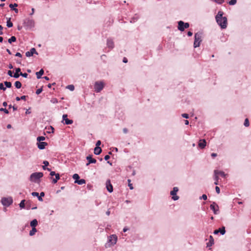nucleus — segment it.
Segmentation results:
<instances>
[{
    "label": "nucleus",
    "instance_id": "1",
    "mask_svg": "<svg viewBox=\"0 0 251 251\" xmlns=\"http://www.w3.org/2000/svg\"><path fill=\"white\" fill-rule=\"evenodd\" d=\"M224 12L222 11H219L215 16L216 22L222 29H225L227 27V20L226 17H224Z\"/></svg>",
    "mask_w": 251,
    "mask_h": 251
},
{
    "label": "nucleus",
    "instance_id": "2",
    "mask_svg": "<svg viewBox=\"0 0 251 251\" xmlns=\"http://www.w3.org/2000/svg\"><path fill=\"white\" fill-rule=\"evenodd\" d=\"M44 176L42 172H35L31 174L29 177V180L35 183H39L40 179Z\"/></svg>",
    "mask_w": 251,
    "mask_h": 251
},
{
    "label": "nucleus",
    "instance_id": "3",
    "mask_svg": "<svg viewBox=\"0 0 251 251\" xmlns=\"http://www.w3.org/2000/svg\"><path fill=\"white\" fill-rule=\"evenodd\" d=\"M202 33L201 32H198L195 34V39L194 42V47L195 48L199 47L202 41L201 37Z\"/></svg>",
    "mask_w": 251,
    "mask_h": 251
},
{
    "label": "nucleus",
    "instance_id": "4",
    "mask_svg": "<svg viewBox=\"0 0 251 251\" xmlns=\"http://www.w3.org/2000/svg\"><path fill=\"white\" fill-rule=\"evenodd\" d=\"M24 25L26 29H30L34 27V21L32 19L26 18L24 21Z\"/></svg>",
    "mask_w": 251,
    "mask_h": 251
},
{
    "label": "nucleus",
    "instance_id": "5",
    "mask_svg": "<svg viewBox=\"0 0 251 251\" xmlns=\"http://www.w3.org/2000/svg\"><path fill=\"white\" fill-rule=\"evenodd\" d=\"M117 236L115 234L111 235L108 237V242L106 244V247L113 246L116 244L117 241Z\"/></svg>",
    "mask_w": 251,
    "mask_h": 251
},
{
    "label": "nucleus",
    "instance_id": "6",
    "mask_svg": "<svg viewBox=\"0 0 251 251\" xmlns=\"http://www.w3.org/2000/svg\"><path fill=\"white\" fill-rule=\"evenodd\" d=\"M177 29L180 31H183L185 29L189 28L190 25L189 23H185L182 21H179L177 22Z\"/></svg>",
    "mask_w": 251,
    "mask_h": 251
},
{
    "label": "nucleus",
    "instance_id": "7",
    "mask_svg": "<svg viewBox=\"0 0 251 251\" xmlns=\"http://www.w3.org/2000/svg\"><path fill=\"white\" fill-rule=\"evenodd\" d=\"M1 202L3 206L8 207L12 204L13 201L11 197L8 198L3 197L1 198Z\"/></svg>",
    "mask_w": 251,
    "mask_h": 251
},
{
    "label": "nucleus",
    "instance_id": "8",
    "mask_svg": "<svg viewBox=\"0 0 251 251\" xmlns=\"http://www.w3.org/2000/svg\"><path fill=\"white\" fill-rule=\"evenodd\" d=\"M104 83L102 81H96L94 84V89L96 93L100 92L104 87Z\"/></svg>",
    "mask_w": 251,
    "mask_h": 251
},
{
    "label": "nucleus",
    "instance_id": "9",
    "mask_svg": "<svg viewBox=\"0 0 251 251\" xmlns=\"http://www.w3.org/2000/svg\"><path fill=\"white\" fill-rule=\"evenodd\" d=\"M178 191V188L177 187H174L170 192L171 195L172 196V199L174 201H177L179 199V197L176 195L177 192Z\"/></svg>",
    "mask_w": 251,
    "mask_h": 251
},
{
    "label": "nucleus",
    "instance_id": "10",
    "mask_svg": "<svg viewBox=\"0 0 251 251\" xmlns=\"http://www.w3.org/2000/svg\"><path fill=\"white\" fill-rule=\"evenodd\" d=\"M61 122L64 125H69L73 123V120L68 119L67 114H63Z\"/></svg>",
    "mask_w": 251,
    "mask_h": 251
},
{
    "label": "nucleus",
    "instance_id": "11",
    "mask_svg": "<svg viewBox=\"0 0 251 251\" xmlns=\"http://www.w3.org/2000/svg\"><path fill=\"white\" fill-rule=\"evenodd\" d=\"M210 208L213 211L214 214L217 215L219 213V206L215 202H213L210 205Z\"/></svg>",
    "mask_w": 251,
    "mask_h": 251
},
{
    "label": "nucleus",
    "instance_id": "12",
    "mask_svg": "<svg viewBox=\"0 0 251 251\" xmlns=\"http://www.w3.org/2000/svg\"><path fill=\"white\" fill-rule=\"evenodd\" d=\"M106 188L108 192L112 193L113 191V186L110 179H107L106 181Z\"/></svg>",
    "mask_w": 251,
    "mask_h": 251
},
{
    "label": "nucleus",
    "instance_id": "13",
    "mask_svg": "<svg viewBox=\"0 0 251 251\" xmlns=\"http://www.w3.org/2000/svg\"><path fill=\"white\" fill-rule=\"evenodd\" d=\"M34 54H38V52L34 48H31L29 51L25 52V55L26 57L32 56Z\"/></svg>",
    "mask_w": 251,
    "mask_h": 251
},
{
    "label": "nucleus",
    "instance_id": "14",
    "mask_svg": "<svg viewBox=\"0 0 251 251\" xmlns=\"http://www.w3.org/2000/svg\"><path fill=\"white\" fill-rule=\"evenodd\" d=\"M107 46L110 49H112L114 47V43L113 40L111 38H108L106 42Z\"/></svg>",
    "mask_w": 251,
    "mask_h": 251
},
{
    "label": "nucleus",
    "instance_id": "15",
    "mask_svg": "<svg viewBox=\"0 0 251 251\" xmlns=\"http://www.w3.org/2000/svg\"><path fill=\"white\" fill-rule=\"evenodd\" d=\"M206 145V142L205 139H201L199 141L198 146L200 148L203 149Z\"/></svg>",
    "mask_w": 251,
    "mask_h": 251
},
{
    "label": "nucleus",
    "instance_id": "16",
    "mask_svg": "<svg viewBox=\"0 0 251 251\" xmlns=\"http://www.w3.org/2000/svg\"><path fill=\"white\" fill-rule=\"evenodd\" d=\"M37 147L40 150H44L45 149L46 146L48 145V143L45 142H41L40 143H37Z\"/></svg>",
    "mask_w": 251,
    "mask_h": 251
},
{
    "label": "nucleus",
    "instance_id": "17",
    "mask_svg": "<svg viewBox=\"0 0 251 251\" xmlns=\"http://www.w3.org/2000/svg\"><path fill=\"white\" fill-rule=\"evenodd\" d=\"M18 6V4L16 3H15L14 4L10 3L9 5V7L10 8L11 10L14 11V12L16 13H18V11H19L18 9L16 8Z\"/></svg>",
    "mask_w": 251,
    "mask_h": 251
},
{
    "label": "nucleus",
    "instance_id": "18",
    "mask_svg": "<svg viewBox=\"0 0 251 251\" xmlns=\"http://www.w3.org/2000/svg\"><path fill=\"white\" fill-rule=\"evenodd\" d=\"M92 154H89L86 157V160L89 162V163H96L97 162L96 159L93 158Z\"/></svg>",
    "mask_w": 251,
    "mask_h": 251
},
{
    "label": "nucleus",
    "instance_id": "19",
    "mask_svg": "<svg viewBox=\"0 0 251 251\" xmlns=\"http://www.w3.org/2000/svg\"><path fill=\"white\" fill-rule=\"evenodd\" d=\"M15 73H14L13 77L15 78H18L20 76V73H22L21 69L20 68H16L15 69Z\"/></svg>",
    "mask_w": 251,
    "mask_h": 251
},
{
    "label": "nucleus",
    "instance_id": "20",
    "mask_svg": "<svg viewBox=\"0 0 251 251\" xmlns=\"http://www.w3.org/2000/svg\"><path fill=\"white\" fill-rule=\"evenodd\" d=\"M55 178L50 177V179H52V183L53 184H55L57 183V181L60 179V175L58 173H56L55 175Z\"/></svg>",
    "mask_w": 251,
    "mask_h": 251
},
{
    "label": "nucleus",
    "instance_id": "21",
    "mask_svg": "<svg viewBox=\"0 0 251 251\" xmlns=\"http://www.w3.org/2000/svg\"><path fill=\"white\" fill-rule=\"evenodd\" d=\"M214 174H218L220 175L221 176L223 177H226L227 176V174H225L223 171H218V170H214Z\"/></svg>",
    "mask_w": 251,
    "mask_h": 251
},
{
    "label": "nucleus",
    "instance_id": "22",
    "mask_svg": "<svg viewBox=\"0 0 251 251\" xmlns=\"http://www.w3.org/2000/svg\"><path fill=\"white\" fill-rule=\"evenodd\" d=\"M44 73V71L43 69H41L39 72L36 73V75L37 79H40L42 77V75Z\"/></svg>",
    "mask_w": 251,
    "mask_h": 251
},
{
    "label": "nucleus",
    "instance_id": "23",
    "mask_svg": "<svg viewBox=\"0 0 251 251\" xmlns=\"http://www.w3.org/2000/svg\"><path fill=\"white\" fill-rule=\"evenodd\" d=\"M38 225V221L37 219H35L32 220L30 222V226L31 227L36 228V226Z\"/></svg>",
    "mask_w": 251,
    "mask_h": 251
},
{
    "label": "nucleus",
    "instance_id": "24",
    "mask_svg": "<svg viewBox=\"0 0 251 251\" xmlns=\"http://www.w3.org/2000/svg\"><path fill=\"white\" fill-rule=\"evenodd\" d=\"M102 152V149L100 147H95L94 148V153L96 155H99Z\"/></svg>",
    "mask_w": 251,
    "mask_h": 251
},
{
    "label": "nucleus",
    "instance_id": "25",
    "mask_svg": "<svg viewBox=\"0 0 251 251\" xmlns=\"http://www.w3.org/2000/svg\"><path fill=\"white\" fill-rule=\"evenodd\" d=\"M214 239H213V237L212 235H210L209 236V242L207 243V247H211L212 246L213 244H214Z\"/></svg>",
    "mask_w": 251,
    "mask_h": 251
},
{
    "label": "nucleus",
    "instance_id": "26",
    "mask_svg": "<svg viewBox=\"0 0 251 251\" xmlns=\"http://www.w3.org/2000/svg\"><path fill=\"white\" fill-rule=\"evenodd\" d=\"M25 200H23L21 201L20 203L19 204V207H20L21 209L25 208L26 202L25 203Z\"/></svg>",
    "mask_w": 251,
    "mask_h": 251
},
{
    "label": "nucleus",
    "instance_id": "27",
    "mask_svg": "<svg viewBox=\"0 0 251 251\" xmlns=\"http://www.w3.org/2000/svg\"><path fill=\"white\" fill-rule=\"evenodd\" d=\"M13 25V23L11 22V18H9L8 19H7V22H6V26L8 27V28H10V27H12Z\"/></svg>",
    "mask_w": 251,
    "mask_h": 251
},
{
    "label": "nucleus",
    "instance_id": "28",
    "mask_svg": "<svg viewBox=\"0 0 251 251\" xmlns=\"http://www.w3.org/2000/svg\"><path fill=\"white\" fill-rule=\"evenodd\" d=\"M218 229L221 235H223L226 233V228L224 226H222V227L219 228Z\"/></svg>",
    "mask_w": 251,
    "mask_h": 251
},
{
    "label": "nucleus",
    "instance_id": "29",
    "mask_svg": "<svg viewBox=\"0 0 251 251\" xmlns=\"http://www.w3.org/2000/svg\"><path fill=\"white\" fill-rule=\"evenodd\" d=\"M16 41V37L14 36H11L9 39L8 40V42L9 44H12L13 42H15Z\"/></svg>",
    "mask_w": 251,
    "mask_h": 251
},
{
    "label": "nucleus",
    "instance_id": "30",
    "mask_svg": "<svg viewBox=\"0 0 251 251\" xmlns=\"http://www.w3.org/2000/svg\"><path fill=\"white\" fill-rule=\"evenodd\" d=\"M73 178L75 180V183L76 181L78 180L80 178L79 176L77 174H75L73 175Z\"/></svg>",
    "mask_w": 251,
    "mask_h": 251
},
{
    "label": "nucleus",
    "instance_id": "31",
    "mask_svg": "<svg viewBox=\"0 0 251 251\" xmlns=\"http://www.w3.org/2000/svg\"><path fill=\"white\" fill-rule=\"evenodd\" d=\"M14 85L17 89H20L22 87V83L19 81H16L14 83Z\"/></svg>",
    "mask_w": 251,
    "mask_h": 251
},
{
    "label": "nucleus",
    "instance_id": "32",
    "mask_svg": "<svg viewBox=\"0 0 251 251\" xmlns=\"http://www.w3.org/2000/svg\"><path fill=\"white\" fill-rule=\"evenodd\" d=\"M36 232H37L36 228L32 227L31 230H30V231H29V234L30 236H33Z\"/></svg>",
    "mask_w": 251,
    "mask_h": 251
},
{
    "label": "nucleus",
    "instance_id": "33",
    "mask_svg": "<svg viewBox=\"0 0 251 251\" xmlns=\"http://www.w3.org/2000/svg\"><path fill=\"white\" fill-rule=\"evenodd\" d=\"M86 183V181L84 179H79L75 183H77L79 185H82L83 184H85Z\"/></svg>",
    "mask_w": 251,
    "mask_h": 251
},
{
    "label": "nucleus",
    "instance_id": "34",
    "mask_svg": "<svg viewBox=\"0 0 251 251\" xmlns=\"http://www.w3.org/2000/svg\"><path fill=\"white\" fill-rule=\"evenodd\" d=\"M4 84L6 88H10L12 87V83L11 82L5 81L4 82Z\"/></svg>",
    "mask_w": 251,
    "mask_h": 251
},
{
    "label": "nucleus",
    "instance_id": "35",
    "mask_svg": "<svg viewBox=\"0 0 251 251\" xmlns=\"http://www.w3.org/2000/svg\"><path fill=\"white\" fill-rule=\"evenodd\" d=\"M31 201H26L25 208L27 210L30 209L31 208Z\"/></svg>",
    "mask_w": 251,
    "mask_h": 251
},
{
    "label": "nucleus",
    "instance_id": "36",
    "mask_svg": "<svg viewBox=\"0 0 251 251\" xmlns=\"http://www.w3.org/2000/svg\"><path fill=\"white\" fill-rule=\"evenodd\" d=\"M228 1L227 2V3L229 5H234L236 4L237 3V0H228Z\"/></svg>",
    "mask_w": 251,
    "mask_h": 251
},
{
    "label": "nucleus",
    "instance_id": "37",
    "mask_svg": "<svg viewBox=\"0 0 251 251\" xmlns=\"http://www.w3.org/2000/svg\"><path fill=\"white\" fill-rule=\"evenodd\" d=\"M45 140V137L43 136H40L37 138V141H38V143L41 142V141H44Z\"/></svg>",
    "mask_w": 251,
    "mask_h": 251
},
{
    "label": "nucleus",
    "instance_id": "38",
    "mask_svg": "<svg viewBox=\"0 0 251 251\" xmlns=\"http://www.w3.org/2000/svg\"><path fill=\"white\" fill-rule=\"evenodd\" d=\"M250 125V122L248 118L245 119L244 123V126L246 127L249 126Z\"/></svg>",
    "mask_w": 251,
    "mask_h": 251
},
{
    "label": "nucleus",
    "instance_id": "39",
    "mask_svg": "<svg viewBox=\"0 0 251 251\" xmlns=\"http://www.w3.org/2000/svg\"><path fill=\"white\" fill-rule=\"evenodd\" d=\"M219 4H222L225 2L224 0H211Z\"/></svg>",
    "mask_w": 251,
    "mask_h": 251
},
{
    "label": "nucleus",
    "instance_id": "40",
    "mask_svg": "<svg viewBox=\"0 0 251 251\" xmlns=\"http://www.w3.org/2000/svg\"><path fill=\"white\" fill-rule=\"evenodd\" d=\"M66 88L69 89L70 91H74L75 89V86L73 85H68L67 86Z\"/></svg>",
    "mask_w": 251,
    "mask_h": 251
},
{
    "label": "nucleus",
    "instance_id": "41",
    "mask_svg": "<svg viewBox=\"0 0 251 251\" xmlns=\"http://www.w3.org/2000/svg\"><path fill=\"white\" fill-rule=\"evenodd\" d=\"M0 111L3 112L7 114L9 113V111L7 109L4 108H0Z\"/></svg>",
    "mask_w": 251,
    "mask_h": 251
},
{
    "label": "nucleus",
    "instance_id": "42",
    "mask_svg": "<svg viewBox=\"0 0 251 251\" xmlns=\"http://www.w3.org/2000/svg\"><path fill=\"white\" fill-rule=\"evenodd\" d=\"M127 181H128V186H129V189H130V190H133V186H132V184L130 183V181H131L130 179H128L127 180Z\"/></svg>",
    "mask_w": 251,
    "mask_h": 251
},
{
    "label": "nucleus",
    "instance_id": "43",
    "mask_svg": "<svg viewBox=\"0 0 251 251\" xmlns=\"http://www.w3.org/2000/svg\"><path fill=\"white\" fill-rule=\"evenodd\" d=\"M7 75L10 76V77H13V75H14V73L13 71H11V70H9L7 72Z\"/></svg>",
    "mask_w": 251,
    "mask_h": 251
},
{
    "label": "nucleus",
    "instance_id": "44",
    "mask_svg": "<svg viewBox=\"0 0 251 251\" xmlns=\"http://www.w3.org/2000/svg\"><path fill=\"white\" fill-rule=\"evenodd\" d=\"M0 89L3 91H5L6 88L4 86L2 83H0Z\"/></svg>",
    "mask_w": 251,
    "mask_h": 251
},
{
    "label": "nucleus",
    "instance_id": "45",
    "mask_svg": "<svg viewBox=\"0 0 251 251\" xmlns=\"http://www.w3.org/2000/svg\"><path fill=\"white\" fill-rule=\"evenodd\" d=\"M207 199V197L205 194H203L201 197H200V200L203 199V200H206Z\"/></svg>",
    "mask_w": 251,
    "mask_h": 251
},
{
    "label": "nucleus",
    "instance_id": "46",
    "mask_svg": "<svg viewBox=\"0 0 251 251\" xmlns=\"http://www.w3.org/2000/svg\"><path fill=\"white\" fill-rule=\"evenodd\" d=\"M43 91V89L42 88H39L36 91V94L37 95H39L40 93H41V92H42Z\"/></svg>",
    "mask_w": 251,
    "mask_h": 251
},
{
    "label": "nucleus",
    "instance_id": "47",
    "mask_svg": "<svg viewBox=\"0 0 251 251\" xmlns=\"http://www.w3.org/2000/svg\"><path fill=\"white\" fill-rule=\"evenodd\" d=\"M20 76H22L24 78H27V76H28V74L26 73H20Z\"/></svg>",
    "mask_w": 251,
    "mask_h": 251
},
{
    "label": "nucleus",
    "instance_id": "48",
    "mask_svg": "<svg viewBox=\"0 0 251 251\" xmlns=\"http://www.w3.org/2000/svg\"><path fill=\"white\" fill-rule=\"evenodd\" d=\"M50 102L53 103H57L58 102V100L56 98H53L50 100Z\"/></svg>",
    "mask_w": 251,
    "mask_h": 251
},
{
    "label": "nucleus",
    "instance_id": "49",
    "mask_svg": "<svg viewBox=\"0 0 251 251\" xmlns=\"http://www.w3.org/2000/svg\"><path fill=\"white\" fill-rule=\"evenodd\" d=\"M182 117L185 119H188L189 118V115L187 113H183L181 115Z\"/></svg>",
    "mask_w": 251,
    "mask_h": 251
},
{
    "label": "nucleus",
    "instance_id": "50",
    "mask_svg": "<svg viewBox=\"0 0 251 251\" xmlns=\"http://www.w3.org/2000/svg\"><path fill=\"white\" fill-rule=\"evenodd\" d=\"M39 193L38 192H33L31 193V195L33 197H38V195H39Z\"/></svg>",
    "mask_w": 251,
    "mask_h": 251
},
{
    "label": "nucleus",
    "instance_id": "51",
    "mask_svg": "<svg viewBox=\"0 0 251 251\" xmlns=\"http://www.w3.org/2000/svg\"><path fill=\"white\" fill-rule=\"evenodd\" d=\"M138 17H134L132 18L130 22L131 23H134V22H135L138 20Z\"/></svg>",
    "mask_w": 251,
    "mask_h": 251
},
{
    "label": "nucleus",
    "instance_id": "52",
    "mask_svg": "<svg viewBox=\"0 0 251 251\" xmlns=\"http://www.w3.org/2000/svg\"><path fill=\"white\" fill-rule=\"evenodd\" d=\"M101 141L100 140H98L96 144V147H100L99 146L101 145Z\"/></svg>",
    "mask_w": 251,
    "mask_h": 251
},
{
    "label": "nucleus",
    "instance_id": "53",
    "mask_svg": "<svg viewBox=\"0 0 251 251\" xmlns=\"http://www.w3.org/2000/svg\"><path fill=\"white\" fill-rule=\"evenodd\" d=\"M43 164H44V165H45V166H48L49 165V162L47 161V160H44L43 161Z\"/></svg>",
    "mask_w": 251,
    "mask_h": 251
},
{
    "label": "nucleus",
    "instance_id": "54",
    "mask_svg": "<svg viewBox=\"0 0 251 251\" xmlns=\"http://www.w3.org/2000/svg\"><path fill=\"white\" fill-rule=\"evenodd\" d=\"M218 174H214V179L217 181H218L219 180V176H218Z\"/></svg>",
    "mask_w": 251,
    "mask_h": 251
},
{
    "label": "nucleus",
    "instance_id": "55",
    "mask_svg": "<svg viewBox=\"0 0 251 251\" xmlns=\"http://www.w3.org/2000/svg\"><path fill=\"white\" fill-rule=\"evenodd\" d=\"M215 190L217 194H219L220 193V189L218 186H216Z\"/></svg>",
    "mask_w": 251,
    "mask_h": 251
},
{
    "label": "nucleus",
    "instance_id": "56",
    "mask_svg": "<svg viewBox=\"0 0 251 251\" xmlns=\"http://www.w3.org/2000/svg\"><path fill=\"white\" fill-rule=\"evenodd\" d=\"M2 29H3V26L1 25H0V35H2L3 34V32L2 31Z\"/></svg>",
    "mask_w": 251,
    "mask_h": 251
},
{
    "label": "nucleus",
    "instance_id": "57",
    "mask_svg": "<svg viewBox=\"0 0 251 251\" xmlns=\"http://www.w3.org/2000/svg\"><path fill=\"white\" fill-rule=\"evenodd\" d=\"M56 173L54 171H50V175L51 176H55Z\"/></svg>",
    "mask_w": 251,
    "mask_h": 251
},
{
    "label": "nucleus",
    "instance_id": "58",
    "mask_svg": "<svg viewBox=\"0 0 251 251\" xmlns=\"http://www.w3.org/2000/svg\"><path fill=\"white\" fill-rule=\"evenodd\" d=\"M110 158V157L109 155H106L104 156V159L105 160L107 161Z\"/></svg>",
    "mask_w": 251,
    "mask_h": 251
},
{
    "label": "nucleus",
    "instance_id": "59",
    "mask_svg": "<svg viewBox=\"0 0 251 251\" xmlns=\"http://www.w3.org/2000/svg\"><path fill=\"white\" fill-rule=\"evenodd\" d=\"M16 56H17V57H22V55L21 53L20 52H17L15 55Z\"/></svg>",
    "mask_w": 251,
    "mask_h": 251
},
{
    "label": "nucleus",
    "instance_id": "60",
    "mask_svg": "<svg viewBox=\"0 0 251 251\" xmlns=\"http://www.w3.org/2000/svg\"><path fill=\"white\" fill-rule=\"evenodd\" d=\"M27 96H22L20 97L21 100H26V98L27 97Z\"/></svg>",
    "mask_w": 251,
    "mask_h": 251
},
{
    "label": "nucleus",
    "instance_id": "61",
    "mask_svg": "<svg viewBox=\"0 0 251 251\" xmlns=\"http://www.w3.org/2000/svg\"><path fill=\"white\" fill-rule=\"evenodd\" d=\"M192 35H193V32H191V31H189L187 32L188 36L190 37V36H192Z\"/></svg>",
    "mask_w": 251,
    "mask_h": 251
},
{
    "label": "nucleus",
    "instance_id": "62",
    "mask_svg": "<svg viewBox=\"0 0 251 251\" xmlns=\"http://www.w3.org/2000/svg\"><path fill=\"white\" fill-rule=\"evenodd\" d=\"M129 229V228H128V227H127L126 226V227H125L123 228V232H126L127 230H128Z\"/></svg>",
    "mask_w": 251,
    "mask_h": 251
},
{
    "label": "nucleus",
    "instance_id": "63",
    "mask_svg": "<svg viewBox=\"0 0 251 251\" xmlns=\"http://www.w3.org/2000/svg\"><path fill=\"white\" fill-rule=\"evenodd\" d=\"M123 132H124L125 134H126V133H127L128 132V129H127V128H123Z\"/></svg>",
    "mask_w": 251,
    "mask_h": 251
},
{
    "label": "nucleus",
    "instance_id": "64",
    "mask_svg": "<svg viewBox=\"0 0 251 251\" xmlns=\"http://www.w3.org/2000/svg\"><path fill=\"white\" fill-rule=\"evenodd\" d=\"M123 62L125 63H126L128 62V60L126 57H124L123 59Z\"/></svg>",
    "mask_w": 251,
    "mask_h": 251
}]
</instances>
